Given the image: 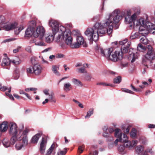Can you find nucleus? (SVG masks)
Masks as SVG:
<instances>
[{
  "instance_id": "f257e3e1",
  "label": "nucleus",
  "mask_w": 155,
  "mask_h": 155,
  "mask_svg": "<svg viewBox=\"0 0 155 155\" xmlns=\"http://www.w3.org/2000/svg\"><path fill=\"white\" fill-rule=\"evenodd\" d=\"M120 11L116 9L106 16V21L104 23L97 22L94 26V28H89L84 32L85 35L87 36L91 41H97L99 36L107 32L108 35L112 32L113 25L118 23L123 16L120 15Z\"/></svg>"
},
{
  "instance_id": "f03ea898",
  "label": "nucleus",
  "mask_w": 155,
  "mask_h": 155,
  "mask_svg": "<svg viewBox=\"0 0 155 155\" xmlns=\"http://www.w3.org/2000/svg\"><path fill=\"white\" fill-rule=\"evenodd\" d=\"M49 25L51 29L53 34L54 35L58 34L55 41L58 42L64 40L65 36V33L67 31L65 27L62 25L59 26L58 21L53 19L49 21Z\"/></svg>"
},
{
  "instance_id": "7ed1b4c3",
  "label": "nucleus",
  "mask_w": 155,
  "mask_h": 155,
  "mask_svg": "<svg viewBox=\"0 0 155 155\" xmlns=\"http://www.w3.org/2000/svg\"><path fill=\"white\" fill-rule=\"evenodd\" d=\"M22 127L21 129H18L17 124L14 122L10 123L8 127L9 133L10 135L12 136L10 139V140L13 141L16 138L18 139H20L21 136L23 135L24 133H25V134H28L30 131L29 129L28 128H26L23 130L24 126L23 124H21Z\"/></svg>"
},
{
  "instance_id": "20e7f679",
  "label": "nucleus",
  "mask_w": 155,
  "mask_h": 155,
  "mask_svg": "<svg viewBox=\"0 0 155 155\" xmlns=\"http://www.w3.org/2000/svg\"><path fill=\"white\" fill-rule=\"evenodd\" d=\"M150 22L145 18H141L135 21L134 25L139 27V33L140 34L143 36L147 35L148 32L147 30L148 23Z\"/></svg>"
},
{
  "instance_id": "39448f33",
  "label": "nucleus",
  "mask_w": 155,
  "mask_h": 155,
  "mask_svg": "<svg viewBox=\"0 0 155 155\" xmlns=\"http://www.w3.org/2000/svg\"><path fill=\"white\" fill-rule=\"evenodd\" d=\"M28 134H25V133H24L23 135L21 136L19 139L16 138L13 141L10 140L11 143L12 145L14 144L17 140H22V142L18 141L17 142L15 145V147L16 150H21L24 147L26 146L28 144Z\"/></svg>"
},
{
  "instance_id": "423d86ee",
  "label": "nucleus",
  "mask_w": 155,
  "mask_h": 155,
  "mask_svg": "<svg viewBox=\"0 0 155 155\" xmlns=\"http://www.w3.org/2000/svg\"><path fill=\"white\" fill-rule=\"evenodd\" d=\"M148 49L147 53L145 56V58L143 60V64L146 66H147L149 63H152L151 61L155 60V51L154 54L153 48L150 45L148 46Z\"/></svg>"
},
{
  "instance_id": "0eeeda50",
  "label": "nucleus",
  "mask_w": 155,
  "mask_h": 155,
  "mask_svg": "<svg viewBox=\"0 0 155 155\" xmlns=\"http://www.w3.org/2000/svg\"><path fill=\"white\" fill-rule=\"evenodd\" d=\"M18 24L15 22L11 23H6L2 26L4 29L6 31H8L14 29H15V33L16 35H18L20 31L24 28V27L23 25H21L17 27Z\"/></svg>"
},
{
  "instance_id": "6e6552de",
  "label": "nucleus",
  "mask_w": 155,
  "mask_h": 155,
  "mask_svg": "<svg viewBox=\"0 0 155 155\" xmlns=\"http://www.w3.org/2000/svg\"><path fill=\"white\" fill-rule=\"evenodd\" d=\"M119 43L120 45H121L120 52L122 54L127 53L130 49L131 42L130 41H128V40L125 39L124 40L119 41Z\"/></svg>"
},
{
  "instance_id": "1a4fd4ad",
  "label": "nucleus",
  "mask_w": 155,
  "mask_h": 155,
  "mask_svg": "<svg viewBox=\"0 0 155 155\" xmlns=\"http://www.w3.org/2000/svg\"><path fill=\"white\" fill-rule=\"evenodd\" d=\"M45 31L44 28L42 26H39L33 32V36L35 38L39 37L42 39L44 36Z\"/></svg>"
},
{
  "instance_id": "9d476101",
  "label": "nucleus",
  "mask_w": 155,
  "mask_h": 155,
  "mask_svg": "<svg viewBox=\"0 0 155 155\" xmlns=\"http://www.w3.org/2000/svg\"><path fill=\"white\" fill-rule=\"evenodd\" d=\"M30 25L29 26L25 33V36L26 37H29L33 36V32L34 31V27L36 25V23L35 21H31L30 22Z\"/></svg>"
},
{
  "instance_id": "9b49d317",
  "label": "nucleus",
  "mask_w": 155,
  "mask_h": 155,
  "mask_svg": "<svg viewBox=\"0 0 155 155\" xmlns=\"http://www.w3.org/2000/svg\"><path fill=\"white\" fill-rule=\"evenodd\" d=\"M77 42L73 44L72 47L74 48H78L80 46L83 45L84 46H86V43L83 37L80 35H78L76 37Z\"/></svg>"
},
{
  "instance_id": "f8f14e48",
  "label": "nucleus",
  "mask_w": 155,
  "mask_h": 155,
  "mask_svg": "<svg viewBox=\"0 0 155 155\" xmlns=\"http://www.w3.org/2000/svg\"><path fill=\"white\" fill-rule=\"evenodd\" d=\"M115 137L119 139L120 142L126 141L127 138V135L125 134H123V137L122 138V133L121 130L118 128H116L115 129Z\"/></svg>"
},
{
  "instance_id": "ddd939ff",
  "label": "nucleus",
  "mask_w": 155,
  "mask_h": 155,
  "mask_svg": "<svg viewBox=\"0 0 155 155\" xmlns=\"http://www.w3.org/2000/svg\"><path fill=\"white\" fill-rule=\"evenodd\" d=\"M123 54L120 51H116L112 53L110 58V60L114 61H116L122 59Z\"/></svg>"
},
{
  "instance_id": "4468645a",
  "label": "nucleus",
  "mask_w": 155,
  "mask_h": 155,
  "mask_svg": "<svg viewBox=\"0 0 155 155\" xmlns=\"http://www.w3.org/2000/svg\"><path fill=\"white\" fill-rule=\"evenodd\" d=\"M122 142L124 143V145L129 150H131L137 144L138 141L136 140H134L132 141H128L127 137V140L125 141H122Z\"/></svg>"
},
{
  "instance_id": "2eb2a0df",
  "label": "nucleus",
  "mask_w": 155,
  "mask_h": 155,
  "mask_svg": "<svg viewBox=\"0 0 155 155\" xmlns=\"http://www.w3.org/2000/svg\"><path fill=\"white\" fill-rule=\"evenodd\" d=\"M64 38L66 43L67 45H70L71 48H74L72 47L73 45V44H72L73 39L71 36V32L69 30L66 31Z\"/></svg>"
},
{
  "instance_id": "dca6fc26",
  "label": "nucleus",
  "mask_w": 155,
  "mask_h": 155,
  "mask_svg": "<svg viewBox=\"0 0 155 155\" xmlns=\"http://www.w3.org/2000/svg\"><path fill=\"white\" fill-rule=\"evenodd\" d=\"M137 18V15L135 13H134L131 16H127L125 17V21L127 24H130L132 23H134V25H130V27L131 28L133 27L134 25V22Z\"/></svg>"
},
{
  "instance_id": "f3484780",
  "label": "nucleus",
  "mask_w": 155,
  "mask_h": 155,
  "mask_svg": "<svg viewBox=\"0 0 155 155\" xmlns=\"http://www.w3.org/2000/svg\"><path fill=\"white\" fill-rule=\"evenodd\" d=\"M47 143L46 140L42 137L40 143L39 151L41 153H44L45 151Z\"/></svg>"
},
{
  "instance_id": "a211bd4d",
  "label": "nucleus",
  "mask_w": 155,
  "mask_h": 155,
  "mask_svg": "<svg viewBox=\"0 0 155 155\" xmlns=\"http://www.w3.org/2000/svg\"><path fill=\"white\" fill-rule=\"evenodd\" d=\"M113 51V48H112L106 49H101V52L102 55L109 59L111 56L110 54Z\"/></svg>"
},
{
  "instance_id": "6ab92c4d",
  "label": "nucleus",
  "mask_w": 155,
  "mask_h": 155,
  "mask_svg": "<svg viewBox=\"0 0 155 155\" xmlns=\"http://www.w3.org/2000/svg\"><path fill=\"white\" fill-rule=\"evenodd\" d=\"M33 68L34 70V74L36 75H39L41 73L42 68L38 64H36L33 66Z\"/></svg>"
},
{
  "instance_id": "aec40b11",
  "label": "nucleus",
  "mask_w": 155,
  "mask_h": 155,
  "mask_svg": "<svg viewBox=\"0 0 155 155\" xmlns=\"http://www.w3.org/2000/svg\"><path fill=\"white\" fill-rule=\"evenodd\" d=\"M11 64L10 59L7 57L3 58L2 61L1 65L2 67L10 66Z\"/></svg>"
},
{
  "instance_id": "412c9836",
  "label": "nucleus",
  "mask_w": 155,
  "mask_h": 155,
  "mask_svg": "<svg viewBox=\"0 0 155 155\" xmlns=\"http://www.w3.org/2000/svg\"><path fill=\"white\" fill-rule=\"evenodd\" d=\"M49 90L48 89H45L43 91V93L44 94L46 95H49V100L51 102H55L56 101L54 99V93L51 92L50 94L49 93Z\"/></svg>"
},
{
  "instance_id": "4be33fe9",
  "label": "nucleus",
  "mask_w": 155,
  "mask_h": 155,
  "mask_svg": "<svg viewBox=\"0 0 155 155\" xmlns=\"http://www.w3.org/2000/svg\"><path fill=\"white\" fill-rule=\"evenodd\" d=\"M41 134L39 133L33 136L30 140L31 143L33 144H37L38 142L39 139L41 137Z\"/></svg>"
},
{
  "instance_id": "5701e85b",
  "label": "nucleus",
  "mask_w": 155,
  "mask_h": 155,
  "mask_svg": "<svg viewBox=\"0 0 155 155\" xmlns=\"http://www.w3.org/2000/svg\"><path fill=\"white\" fill-rule=\"evenodd\" d=\"M147 30L149 32L155 35V25L151 22L148 23Z\"/></svg>"
},
{
  "instance_id": "b1692460",
  "label": "nucleus",
  "mask_w": 155,
  "mask_h": 155,
  "mask_svg": "<svg viewBox=\"0 0 155 155\" xmlns=\"http://www.w3.org/2000/svg\"><path fill=\"white\" fill-rule=\"evenodd\" d=\"M8 128V123L7 121L3 122L0 125V130L2 132H5Z\"/></svg>"
},
{
  "instance_id": "393cba45",
  "label": "nucleus",
  "mask_w": 155,
  "mask_h": 155,
  "mask_svg": "<svg viewBox=\"0 0 155 155\" xmlns=\"http://www.w3.org/2000/svg\"><path fill=\"white\" fill-rule=\"evenodd\" d=\"M11 63H12L15 65H18L21 62V60L17 56H15L12 59H10Z\"/></svg>"
},
{
  "instance_id": "a878e982",
  "label": "nucleus",
  "mask_w": 155,
  "mask_h": 155,
  "mask_svg": "<svg viewBox=\"0 0 155 155\" xmlns=\"http://www.w3.org/2000/svg\"><path fill=\"white\" fill-rule=\"evenodd\" d=\"M71 80L72 84L77 86L82 87L83 85L82 83L78 79L73 78Z\"/></svg>"
},
{
  "instance_id": "bb28decb",
  "label": "nucleus",
  "mask_w": 155,
  "mask_h": 155,
  "mask_svg": "<svg viewBox=\"0 0 155 155\" xmlns=\"http://www.w3.org/2000/svg\"><path fill=\"white\" fill-rule=\"evenodd\" d=\"M63 89L66 91H69L72 89L71 84L69 82L65 83L64 84Z\"/></svg>"
},
{
  "instance_id": "cd10ccee",
  "label": "nucleus",
  "mask_w": 155,
  "mask_h": 155,
  "mask_svg": "<svg viewBox=\"0 0 155 155\" xmlns=\"http://www.w3.org/2000/svg\"><path fill=\"white\" fill-rule=\"evenodd\" d=\"M137 130L136 129L133 128L130 133V136L132 138H136L137 137Z\"/></svg>"
},
{
  "instance_id": "c85d7f7f",
  "label": "nucleus",
  "mask_w": 155,
  "mask_h": 155,
  "mask_svg": "<svg viewBox=\"0 0 155 155\" xmlns=\"http://www.w3.org/2000/svg\"><path fill=\"white\" fill-rule=\"evenodd\" d=\"M2 143L3 146L5 148L10 147V144H12L11 143L10 140L9 142L7 138H5L3 140Z\"/></svg>"
},
{
  "instance_id": "c756f323",
  "label": "nucleus",
  "mask_w": 155,
  "mask_h": 155,
  "mask_svg": "<svg viewBox=\"0 0 155 155\" xmlns=\"http://www.w3.org/2000/svg\"><path fill=\"white\" fill-rule=\"evenodd\" d=\"M59 69V66L56 65H53L52 67V70L54 74L57 76H60V74L58 71L57 70Z\"/></svg>"
},
{
  "instance_id": "7c9ffc66",
  "label": "nucleus",
  "mask_w": 155,
  "mask_h": 155,
  "mask_svg": "<svg viewBox=\"0 0 155 155\" xmlns=\"http://www.w3.org/2000/svg\"><path fill=\"white\" fill-rule=\"evenodd\" d=\"M144 147L143 146L139 145L137 146L135 148V150L136 152L139 154L141 153L144 150Z\"/></svg>"
},
{
  "instance_id": "2f4dec72",
  "label": "nucleus",
  "mask_w": 155,
  "mask_h": 155,
  "mask_svg": "<svg viewBox=\"0 0 155 155\" xmlns=\"http://www.w3.org/2000/svg\"><path fill=\"white\" fill-rule=\"evenodd\" d=\"M108 130L109 132V134L108 133L106 132H104L103 134V136L104 137H109L110 136V134L113 133L115 130L112 127H109L108 129Z\"/></svg>"
},
{
  "instance_id": "473e14b6",
  "label": "nucleus",
  "mask_w": 155,
  "mask_h": 155,
  "mask_svg": "<svg viewBox=\"0 0 155 155\" xmlns=\"http://www.w3.org/2000/svg\"><path fill=\"white\" fill-rule=\"evenodd\" d=\"M55 146L54 143H53L50 147L47 150L46 154V155H50L54 149Z\"/></svg>"
},
{
  "instance_id": "72a5a7b5",
  "label": "nucleus",
  "mask_w": 155,
  "mask_h": 155,
  "mask_svg": "<svg viewBox=\"0 0 155 155\" xmlns=\"http://www.w3.org/2000/svg\"><path fill=\"white\" fill-rule=\"evenodd\" d=\"M124 145H120L118 148L119 151L122 154H124L126 153L127 150H125V148Z\"/></svg>"
},
{
  "instance_id": "f704fd0d",
  "label": "nucleus",
  "mask_w": 155,
  "mask_h": 155,
  "mask_svg": "<svg viewBox=\"0 0 155 155\" xmlns=\"http://www.w3.org/2000/svg\"><path fill=\"white\" fill-rule=\"evenodd\" d=\"M94 109L93 108H91L89 109L87 112L86 115L85 117V118L86 119L89 118L90 116L93 114Z\"/></svg>"
},
{
  "instance_id": "c9c22d12",
  "label": "nucleus",
  "mask_w": 155,
  "mask_h": 155,
  "mask_svg": "<svg viewBox=\"0 0 155 155\" xmlns=\"http://www.w3.org/2000/svg\"><path fill=\"white\" fill-rule=\"evenodd\" d=\"M54 38V35H49L46 37V41L48 43H51L52 42Z\"/></svg>"
},
{
  "instance_id": "e433bc0d",
  "label": "nucleus",
  "mask_w": 155,
  "mask_h": 155,
  "mask_svg": "<svg viewBox=\"0 0 155 155\" xmlns=\"http://www.w3.org/2000/svg\"><path fill=\"white\" fill-rule=\"evenodd\" d=\"M19 77V70L17 69L15 71L13 76V78L15 80L18 79Z\"/></svg>"
},
{
  "instance_id": "4c0bfd02",
  "label": "nucleus",
  "mask_w": 155,
  "mask_h": 155,
  "mask_svg": "<svg viewBox=\"0 0 155 155\" xmlns=\"http://www.w3.org/2000/svg\"><path fill=\"white\" fill-rule=\"evenodd\" d=\"M145 36H143V37L141 38L140 39V42L144 45H147L148 44V41L147 39L146 38Z\"/></svg>"
},
{
  "instance_id": "58836bf2",
  "label": "nucleus",
  "mask_w": 155,
  "mask_h": 155,
  "mask_svg": "<svg viewBox=\"0 0 155 155\" xmlns=\"http://www.w3.org/2000/svg\"><path fill=\"white\" fill-rule=\"evenodd\" d=\"M7 90H8V92L10 93L11 91V87H10L9 88H8L6 86H0V90L3 91H5Z\"/></svg>"
},
{
  "instance_id": "ea45409f",
  "label": "nucleus",
  "mask_w": 155,
  "mask_h": 155,
  "mask_svg": "<svg viewBox=\"0 0 155 155\" xmlns=\"http://www.w3.org/2000/svg\"><path fill=\"white\" fill-rule=\"evenodd\" d=\"M5 18L4 16H0V26L2 27L5 22Z\"/></svg>"
},
{
  "instance_id": "a19ab883",
  "label": "nucleus",
  "mask_w": 155,
  "mask_h": 155,
  "mask_svg": "<svg viewBox=\"0 0 155 155\" xmlns=\"http://www.w3.org/2000/svg\"><path fill=\"white\" fill-rule=\"evenodd\" d=\"M67 152V149L64 148L63 150H59L57 152V155H65Z\"/></svg>"
},
{
  "instance_id": "79ce46f5",
  "label": "nucleus",
  "mask_w": 155,
  "mask_h": 155,
  "mask_svg": "<svg viewBox=\"0 0 155 155\" xmlns=\"http://www.w3.org/2000/svg\"><path fill=\"white\" fill-rule=\"evenodd\" d=\"M137 49L139 51H142L146 49V48L144 46H143L141 44H138L137 47Z\"/></svg>"
},
{
  "instance_id": "37998d69",
  "label": "nucleus",
  "mask_w": 155,
  "mask_h": 155,
  "mask_svg": "<svg viewBox=\"0 0 155 155\" xmlns=\"http://www.w3.org/2000/svg\"><path fill=\"white\" fill-rule=\"evenodd\" d=\"M27 72L28 74H32L34 73L33 67H29L26 69Z\"/></svg>"
},
{
  "instance_id": "c03bdc74",
  "label": "nucleus",
  "mask_w": 155,
  "mask_h": 155,
  "mask_svg": "<svg viewBox=\"0 0 155 155\" xmlns=\"http://www.w3.org/2000/svg\"><path fill=\"white\" fill-rule=\"evenodd\" d=\"M91 78V76L89 74H86L85 75L84 78L87 81H90Z\"/></svg>"
},
{
  "instance_id": "a18cd8bd",
  "label": "nucleus",
  "mask_w": 155,
  "mask_h": 155,
  "mask_svg": "<svg viewBox=\"0 0 155 155\" xmlns=\"http://www.w3.org/2000/svg\"><path fill=\"white\" fill-rule=\"evenodd\" d=\"M121 77L120 76H118L114 79V82L115 83L119 84L121 82Z\"/></svg>"
},
{
  "instance_id": "49530a36",
  "label": "nucleus",
  "mask_w": 155,
  "mask_h": 155,
  "mask_svg": "<svg viewBox=\"0 0 155 155\" xmlns=\"http://www.w3.org/2000/svg\"><path fill=\"white\" fill-rule=\"evenodd\" d=\"M138 56V54L137 53H136L135 54L134 53H133V58L131 61V62L133 63L134 62L135 60L137 58Z\"/></svg>"
},
{
  "instance_id": "de8ad7c7",
  "label": "nucleus",
  "mask_w": 155,
  "mask_h": 155,
  "mask_svg": "<svg viewBox=\"0 0 155 155\" xmlns=\"http://www.w3.org/2000/svg\"><path fill=\"white\" fill-rule=\"evenodd\" d=\"M35 45L38 46H44L45 45V44L41 41H38L37 40L36 42L35 43Z\"/></svg>"
},
{
  "instance_id": "09e8293b",
  "label": "nucleus",
  "mask_w": 155,
  "mask_h": 155,
  "mask_svg": "<svg viewBox=\"0 0 155 155\" xmlns=\"http://www.w3.org/2000/svg\"><path fill=\"white\" fill-rule=\"evenodd\" d=\"M17 39V38H10L8 39H6L5 40H4L3 41V43H6L7 42H10L12 41H15Z\"/></svg>"
},
{
  "instance_id": "8fccbe9b",
  "label": "nucleus",
  "mask_w": 155,
  "mask_h": 155,
  "mask_svg": "<svg viewBox=\"0 0 155 155\" xmlns=\"http://www.w3.org/2000/svg\"><path fill=\"white\" fill-rule=\"evenodd\" d=\"M122 91L124 92L129 93L130 94H133L134 92L131 90H129L126 88H122L121 89Z\"/></svg>"
},
{
  "instance_id": "3c124183",
  "label": "nucleus",
  "mask_w": 155,
  "mask_h": 155,
  "mask_svg": "<svg viewBox=\"0 0 155 155\" xmlns=\"http://www.w3.org/2000/svg\"><path fill=\"white\" fill-rule=\"evenodd\" d=\"M37 89L36 88L31 87L26 88L25 89V91L26 92H29L30 91H36Z\"/></svg>"
},
{
  "instance_id": "603ef678",
  "label": "nucleus",
  "mask_w": 155,
  "mask_h": 155,
  "mask_svg": "<svg viewBox=\"0 0 155 155\" xmlns=\"http://www.w3.org/2000/svg\"><path fill=\"white\" fill-rule=\"evenodd\" d=\"M138 35V33H135L134 34H132L130 36L131 39H133L137 38Z\"/></svg>"
},
{
  "instance_id": "864d4df0",
  "label": "nucleus",
  "mask_w": 155,
  "mask_h": 155,
  "mask_svg": "<svg viewBox=\"0 0 155 155\" xmlns=\"http://www.w3.org/2000/svg\"><path fill=\"white\" fill-rule=\"evenodd\" d=\"M31 61L33 66L36 64H38L35 58V57H32L31 58Z\"/></svg>"
},
{
  "instance_id": "5fc2aeb1",
  "label": "nucleus",
  "mask_w": 155,
  "mask_h": 155,
  "mask_svg": "<svg viewBox=\"0 0 155 155\" xmlns=\"http://www.w3.org/2000/svg\"><path fill=\"white\" fill-rule=\"evenodd\" d=\"M78 72L80 73H87V71L84 68H81L78 69Z\"/></svg>"
},
{
  "instance_id": "6e6d98bb",
  "label": "nucleus",
  "mask_w": 155,
  "mask_h": 155,
  "mask_svg": "<svg viewBox=\"0 0 155 155\" xmlns=\"http://www.w3.org/2000/svg\"><path fill=\"white\" fill-rule=\"evenodd\" d=\"M131 126L130 125H128L127 127L125 130H124V132L125 134H128L130 130V127H131Z\"/></svg>"
},
{
  "instance_id": "4d7b16f0",
  "label": "nucleus",
  "mask_w": 155,
  "mask_h": 155,
  "mask_svg": "<svg viewBox=\"0 0 155 155\" xmlns=\"http://www.w3.org/2000/svg\"><path fill=\"white\" fill-rule=\"evenodd\" d=\"M97 85H102L103 86H113V85L109 84H107L104 83H98L97 84Z\"/></svg>"
},
{
  "instance_id": "13d9d810",
  "label": "nucleus",
  "mask_w": 155,
  "mask_h": 155,
  "mask_svg": "<svg viewBox=\"0 0 155 155\" xmlns=\"http://www.w3.org/2000/svg\"><path fill=\"white\" fill-rule=\"evenodd\" d=\"M144 152H146L147 153V154H148L147 153H149L151 154H153L154 153L153 151L151 149H147V150H145Z\"/></svg>"
},
{
  "instance_id": "bf43d9fd",
  "label": "nucleus",
  "mask_w": 155,
  "mask_h": 155,
  "mask_svg": "<svg viewBox=\"0 0 155 155\" xmlns=\"http://www.w3.org/2000/svg\"><path fill=\"white\" fill-rule=\"evenodd\" d=\"M64 56V55L62 54H58L56 55V57L57 58H62Z\"/></svg>"
},
{
  "instance_id": "052dcab7",
  "label": "nucleus",
  "mask_w": 155,
  "mask_h": 155,
  "mask_svg": "<svg viewBox=\"0 0 155 155\" xmlns=\"http://www.w3.org/2000/svg\"><path fill=\"white\" fill-rule=\"evenodd\" d=\"M37 40L35 38H32L29 41V43L30 44H32L33 43H35H35L36 42Z\"/></svg>"
},
{
  "instance_id": "680f3d73",
  "label": "nucleus",
  "mask_w": 155,
  "mask_h": 155,
  "mask_svg": "<svg viewBox=\"0 0 155 155\" xmlns=\"http://www.w3.org/2000/svg\"><path fill=\"white\" fill-rule=\"evenodd\" d=\"M25 49L26 51H28V52L31 53V47L30 46H26L25 47Z\"/></svg>"
},
{
  "instance_id": "e2e57ef3",
  "label": "nucleus",
  "mask_w": 155,
  "mask_h": 155,
  "mask_svg": "<svg viewBox=\"0 0 155 155\" xmlns=\"http://www.w3.org/2000/svg\"><path fill=\"white\" fill-rule=\"evenodd\" d=\"M5 94L6 96H8L9 98L12 100H14V98L13 97V96L11 94H10L9 93H5Z\"/></svg>"
},
{
  "instance_id": "0e129e2a",
  "label": "nucleus",
  "mask_w": 155,
  "mask_h": 155,
  "mask_svg": "<svg viewBox=\"0 0 155 155\" xmlns=\"http://www.w3.org/2000/svg\"><path fill=\"white\" fill-rule=\"evenodd\" d=\"M130 87H131V88L133 89V90L134 91H137V92H140L141 91L139 89H137L136 88L134 87L133 85H131Z\"/></svg>"
},
{
  "instance_id": "69168bd1",
  "label": "nucleus",
  "mask_w": 155,
  "mask_h": 155,
  "mask_svg": "<svg viewBox=\"0 0 155 155\" xmlns=\"http://www.w3.org/2000/svg\"><path fill=\"white\" fill-rule=\"evenodd\" d=\"M21 48V47L20 46L18 47L16 49L13 50V52L15 53H16L19 51Z\"/></svg>"
},
{
  "instance_id": "338daca9",
  "label": "nucleus",
  "mask_w": 155,
  "mask_h": 155,
  "mask_svg": "<svg viewBox=\"0 0 155 155\" xmlns=\"http://www.w3.org/2000/svg\"><path fill=\"white\" fill-rule=\"evenodd\" d=\"M119 142H120V140H119V139L117 138L115 140V141L114 143V145H115V146H117V145L118 143Z\"/></svg>"
},
{
  "instance_id": "774afa93",
  "label": "nucleus",
  "mask_w": 155,
  "mask_h": 155,
  "mask_svg": "<svg viewBox=\"0 0 155 155\" xmlns=\"http://www.w3.org/2000/svg\"><path fill=\"white\" fill-rule=\"evenodd\" d=\"M114 143H110L109 144L108 146L109 148L111 149L114 147Z\"/></svg>"
}]
</instances>
